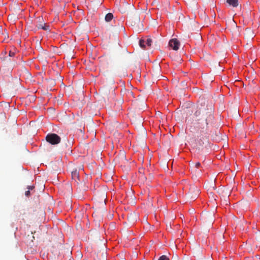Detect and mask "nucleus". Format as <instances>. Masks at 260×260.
<instances>
[{
	"label": "nucleus",
	"mask_w": 260,
	"mask_h": 260,
	"mask_svg": "<svg viewBox=\"0 0 260 260\" xmlns=\"http://www.w3.org/2000/svg\"><path fill=\"white\" fill-rule=\"evenodd\" d=\"M46 140L51 145H56L60 142L61 138L56 134L49 133L46 136Z\"/></svg>",
	"instance_id": "obj_1"
},
{
	"label": "nucleus",
	"mask_w": 260,
	"mask_h": 260,
	"mask_svg": "<svg viewBox=\"0 0 260 260\" xmlns=\"http://www.w3.org/2000/svg\"><path fill=\"white\" fill-rule=\"evenodd\" d=\"M128 23L136 29L139 28L142 25L140 21V17L138 16H134L131 17L128 19Z\"/></svg>",
	"instance_id": "obj_2"
},
{
	"label": "nucleus",
	"mask_w": 260,
	"mask_h": 260,
	"mask_svg": "<svg viewBox=\"0 0 260 260\" xmlns=\"http://www.w3.org/2000/svg\"><path fill=\"white\" fill-rule=\"evenodd\" d=\"M43 18L42 17H39L37 18V27L39 29H42L46 31H50L49 29V26L48 25H46V23H44L43 22Z\"/></svg>",
	"instance_id": "obj_3"
},
{
	"label": "nucleus",
	"mask_w": 260,
	"mask_h": 260,
	"mask_svg": "<svg viewBox=\"0 0 260 260\" xmlns=\"http://www.w3.org/2000/svg\"><path fill=\"white\" fill-rule=\"evenodd\" d=\"M169 46L174 50H178L180 46V43L177 39H171L169 43Z\"/></svg>",
	"instance_id": "obj_4"
},
{
	"label": "nucleus",
	"mask_w": 260,
	"mask_h": 260,
	"mask_svg": "<svg viewBox=\"0 0 260 260\" xmlns=\"http://www.w3.org/2000/svg\"><path fill=\"white\" fill-rule=\"evenodd\" d=\"M203 115L205 119L206 125H208L209 123H211L213 120V115L211 111L209 112H206L205 114L204 113Z\"/></svg>",
	"instance_id": "obj_5"
},
{
	"label": "nucleus",
	"mask_w": 260,
	"mask_h": 260,
	"mask_svg": "<svg viewBox=\"0 0 260 260\" xmlns=\"http://www.w3.org/2000/svg\"><path fill=\"white\" fill-rule=\"evenodd\" d=\"M189 191L191 195L190 198L192 200L196 199L200 193V190L197 187H192L190 188Z\"/></svg>",
	"instance_id": "obj_6"
},
{
	"label": "nucleus",
	"mask_w": 260,
	"mask_h": 260,
	"mask_svg": "<svg viewBox=\"0 0 260 260\" xmlns=\"http://www.w3.org/2000/svg\"><path fill=\"white\" fill-rule=\"evenodd\" d=\"M72 178L74 180L77 184H79L81 182L80 178L79 172H78L76 170L75 171H73L71 173Z\"/></svg>",
	"instance_id": "obj_7"
},
{
	"label": "nucleus",
	"mask_w": 260,
	"mask_h": 260,
	"mask_svg": "<svg viewBox=\"0 0 260 260\" xmlns=\"http://www.w3.org/2000/svg\"><path fill=\"white\" fill-rule=\"evenodd\" d=\"M254 33L250 29H246L245 32V37L247 39H251L254 37Z\"/></svg>",
	"instance_id": "obj_8"
},
{
	"label": "nucleus",
	"mask_w": 260,
	"mask_h": 260,
	"mask_svg": "<svg viewBox=\"0 0 260 260\" xmlns=\"http://www.w3.org/2000/svg\"><path fill=\"white\" fill-rule=\"evenodd\" d=\"M226 3L230 6L237 7L239 5L238 0H226Z\"/></svg>",
	"instance_id": "obj_9"
},
{
	"label": "nucleus",
	"mask_w": 260,
	"mask_h": 260,
	"mask_svg": "<svg viewBox=\"0 0 260 260\" xmlns=\"http://www.w3.org/2000/svg\"><path fill=\"white\" fill-rule=\"evenodd\" d=\"M113 18V15L111 13H109L105 16V20L106 22H110L112 20Z\"/></svg>",
	"instance_id": "obj_10"
},
{
	"label": "nucleus",
	"mask_w": 260,
	"mask_h": 260,
	"mask_svg": "<svg viewBox=\"0 0 260 260\" xmlns=\"http://www.w3.org/2000/svg\"><path fill=\"white\" fill-rule=\"evenodd\" d=\"M145 41L144 40L141 39L139 41V45L142 48H144L145 47Z\"/></svg>",
	"instance_id": "obj_11"
},
{
	"label": "nucleus",
	"mask_w": 260,
	"mask_h": 260,
	"mask_svg": "<svg viewBox=\"0 0 260 260\" xmlns=\"http://www.w3.org/2000/svg\"><path fill=\"white\" fill-rule=\"evenodd\" d=\"M152 42V39L151 38H147L146 41H145L146 44L148 46H151Z\"/></svg>",
	"instance_id": "obj_12"
},
{
	"label": "nucleus",
	"mask_w": 260,
	"mask_h": 260,
	"mask_svg": "<svg viewBox=\"0 0 260 260\" xmlns=\"http://www.w3.org/2000/svg\"><path fill=\"white\" fill-rule=\"evenodd\" d=\"M158 260H170V259L165 255H161Z\"/></svg>",
	"instance_id": "obj_13"
},
{
	"label": "nucleus",
	"mask_w": 260,
	"mask_h": 260,
	"mask_svg": "<svg viewBox=\"0 0 260 260\" xmlns=\"http://www.w3.org/2000/svg\"><path fill=\"white\" fill-rule=\"evenodd\" d=\"M200 166H201V164H200V162H196V163L195 164V165H194L195 169H194V171L195 172H197V169H198V168H199V167H200Z\"/></svg>",
	"instance_id": "obj_14"
},
{
	"label": "nucleus",
	"mask_w": 260,
	"mask_h": 260,
	"mask_svg": "<svg viewBox=\"0 0 260 260\" xmlns=\"http://www.w3.org/2000/svg\"><path fill=\"white\" fill-rule=\"evenodd\" d=\"M48 83L50 85L54 86L55 84V82L54 80L50 79L48 81Z\"/></svg>",
	"instance_id": "obj_15"
},
{
	"label": "nucleus",
	"mask_w": 260,
	"mask_h": 260,
	"mask_svg": "<svg viewBox=\"0 0 260 260\" xmlns=\"http://www.w3.org/2000/svg\"><path fill=\"white\" fill-rule=\"evenodd\" d=\"M200 114H201V111L200 110H197L194 113V115L197 117L199 116L200 115Z\"/></svg>",
	"instance_id": "obj_16"
},
{
	"label": "nucleus",
	"mask_w": 260,
	"mask_h": 260,
	"mask_svg": "<svg viewBox=\"0 0 260 260\" xmlns=\"http://www.w3.org/2000/svg\"><path fill=\"white\" fill-rule=\"evenodd\" d=\"M25 195L26 197H28L30 195V191L28 190L25 191Z\"/></svg>",
	"instance_id": "obj_17"
},
{
	"label": "nucleus",
	"mask_w": 260,
	"mask_h": 260,
	"mask_svg": "<svg viewBox=\"0 0 260 260\" xmlns=\"http://www.w3.org/2000/svg\"><path fill=\"white\" fill-rule=\"evenodd\" d=\"M35 188V186L34 185H30L27 186V189L29 190H32Z\"/></svg>",
	"instance_id": "obj_18"
},
{
	"label": "nucleus",
	"mask_w": 260,
	"mask_h": 260,
	"mask_svg": "<svg viewBox=\"0 0 260 260\" xmlns=\"http://www.w3.org/2000/svg\"><path fill=\"white\" fill-rule=\"evenodd\" d=\"M15 55V53L14 52H12L11 51H10L9 52V56H14Z\"/></svg>",
	"instance_id": "obj_19"
},
{
	"label": "nucleus",
	"mask_w": 260,
	"mask_h": 260,
	"mask_svg": "<svg viewBox=\"0 0 260 260\" xmlns=\"http://www.w3.org/2000/svg\"><path fill=\"white\" fill-rule=\"evenodd\" d=\"M139 172L140 173L143 174L144 173V169L143 168L140 169Z\"/></svg>",
	"instance_id": "obj_20"
},
{
	"label": "nucleus",
	"mask_w": 260,
	"mask_h": 260,
	"mask_svg": "<svg viewBox=\"0 0 260 260\" xmlns=\"http://www.w3.org/2000/svg\"><path fill=\"white\" fill-rule=\"evenodd\" d=\"M143 106H144L143 109H144L146 107V104L145 103L143 104ZM142 109H143V108H142Z\"/></svg>",
	"instance_id": "obj_21"
}]
</instances>
